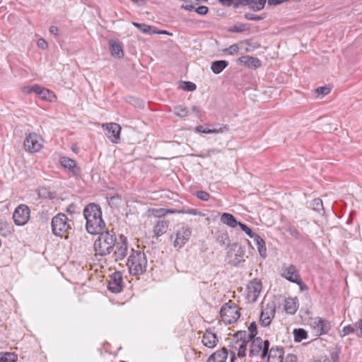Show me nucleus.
<instances>
[{"instance_id":"nucleus-59","label":"nucleus","mask_w":362,"mask_h":362,"mask_svg":"<svg viewBox=\"0 0 362 362\" xmlns=\"http://www.w3.org/2000/svg\"><path fill=\"white\" fill-rule=\"evenodd\" d=\"M219 3L225 6H233L234 0H218Z\"/></svg>"},{"instance_id":"nucleus-39","label":"nucleus","mask_w":362,"mask_h":362,"mask_svg":"<svg viewBox=\"0 0 362 362\" xmlns=\"http://www.w3.org/2000/svg\"><path fill=\"white\" fill-rule=\"evenodd\" d=\"M311 206L313 210L320 212L321 211H324L323 204L321 199H315L311 204Z\"/></svg>"},{"instance_id":"nucleus-62","label":"nucleus","mask_w":362,"mask_h":362,"mask_svg":"<svg viewBox=\"0 0 362 362\" xmlns=\"http://www.w3.org/2000/svg\"><path fill=\"white\" fill-rule=\"evenodd\" d=\"M58 28L57 26H54V25H52L49 27V32L52 33V34H54V35H57L58 34Z\"/></svg>"},{"instance_id":"nucleus-53","label":"nucleus","mask_w":362,"mask_h":362,"mask_svg":"<svg viewBox=\"0 0 362 362\" xmlns=\"http://www.w3.org/2000/svg\"><path fill=\"white\" fill-rule=\"evenodd\" d=\"M288 231L291 235L293 236L294 238H296L297 239L300 237V233L296 228H290L288 230Z\"/></svg>"},{"instance_id":"nucleus-36","label":"nucleus","mask_w":362,"mask_h":362,"mask_svg":"<svg viewBox=\"0 0 362 362\" xmlns=\"http://www.w3.org/2000/svg\"><path fill=\"white\" fill-rule=\"evenodd\" d=\"M249 29V27L245 23L235 24L231 26L228 31L230 33H243Z\"/></svg>"},{"instance_id":"nucleus-32","label":"nucleus","mask_w":362,"mask_h":362,"mask_svg":"<svg viewBox=\"0 0 362 362\" xmlns=\"http://www.w3.org/2000/svg\"><path fill=\"white\" fill-rule=\"evenodd\" d=\"M111 54L116 57L120 58L123 57L124 52L122 47L113 40L110 41Z\"/></svg>"},{"instance_id":"nucleus-41","label":"nucleus","mask_w":362,"mask_h":362,"mask_svg":"<svg viewBox=\"0 0 362 362\" xmlns=\"http://www.w3.org/2000/svg\"><path fill=\"white\" fill-rule=\"evenodd\" d=\"M158 212H160L158 215V216L161 217L164 216L168 214H182V210H177V209H160L159 210H157Z\"/></svg>"},{"instance_id":"nucleus-26","label":"nucleus","mask_w":362,"mask_h":362,"mask_svg":"<svg viewBox=\"0 0 362 362\" xmlns=\"http://www.w3.org/2000/svg\"><path fill=\"white\" fill-rule=\"evenodd\" d=\"M221 221L226 224V225H228V226L231 227V228H235L237 226H238L240 221H238L236 220V218H235V216L230 214H228V213H223L221 216Z\"/></svg>"},{"instance_id":"nucleus-28","label":"nucleus","mask_w":362,"mask_h":362,"mask_svg":"<svg viewBox=\"0 0 362 362\" xmlns=\"http://www.w3.org/2000/svg\"><path fill=\"white\" fill-rule=\"evenodd\" d=\"M253 239L260 256L265 257L267 256V248L264 240L259 235H257Z\"/></svg>"},{"instance_id":"nucleus-6","label":"nucleus","mask_w":362,"mask_h":362,"mask_svg":"<svg viewBox=\"0 0 362 362\" xmlns=\"http://www.w3.org/2000/svg\"><path fill=\"white\" fill-rule=\"evenodd\" d=\"M71 222L64 214L60 213L57 214L52 218L51 223L53 234L57 236L63 237L71 229Z\"/></svg>"},{"instance_id":"nucleus-34","label":"nucleus","mask_w":362,"mask_h":362,"mask_svg":"<svg viewBox=\"0 0 362 362\" xmlns=\"http://www.w3.org/2000/svg\"><path fill=\"white\" fill-rule=\"evenodd\" d=\"M17 360V355L11 352L0 354V362H15Z\"/></svg>"},{"instance_id":"nucleus-3","label":"nucleus","mask_w":362,"mask_h":362,"mask_svg":"<svg viewBox=\"0 0 362 362\" xmlns=\"http://www.w3.org/2000/svg\"><path fill=\"white\" fill-rule=\"evenodd\" d=\"M127 266L132 275L142 274L146 272L147 267L146 255L141 251L132 250L128 257Z\"/></svg>"},{"instance_id":"nucleus-40","label":"nucleus","mask_w":362,"mask_h":362,"mask_svg":"<svg viewBox=\"0 0 362 362\" xmlns=\"http://www.w3.org/2000/svg\"><path fill=\"white\" fill-rule=\"evenodd\" d=\"M238 226L240 228L251 238H254L257 234L253 233L252 229L249 228L247 225L240 222Z\"/></svg>"},{"instance_id":"nucleus-51","label":"nucleus","mask_w":362,"mask_h":362,"mask_svg":"<svg viewBox=\"0 0 362 362\" xmlns=\"http://www.w3.org/2000/svg\"><path fill=\"white\" fill-rule=\"evenodd\" d=\"M195 11L201 16H204L208 13L209 8L206 6H199L195 8Z\"/></svg>"},{"instance_id":"nucleus-10","label":"nucleus","mask_w":362,"mask_h":362,"mask_svg":"<svg viewBox=\"0 0 362 362\" xmlns=\"http://www.w3.org/2000/svg\"><path fill=\"white\" fill-rule=\"evenodd\" d=\"M115 250L113 253V257L116 262L122 260L125 258L128 253V241L127 238L123 234L119 236L118 240H116L115 245Z\"/></svg>"},{"instance_id":"nucleus-7","label":"nucleus","mask_w":362,"mask_h":362,"mask_svg":"<svg viewBox=\"0 0 362 362\" xmlns=\"http://www.w3.org/2000/svg\"><path fill=\"white\" fill-rule=\"evenodd\" d=\"M220 316L225 324L230 325L236 322L240 318V314L238 305L230 300L222 305Z\"/></svg>"},{"instance_id":"nucleus-5","label":"nucleus","mask_w":362,"mask_h":362,"mask_svg":"<svg viewBox=\"0 0 362 362\" xmlns=\"http://www.w3.org/2000/svg\"><path fill=\"white\" fill-rule=\"evenodd\" d=\"M249 356L250 357L260 356L262 359L267 357L270 342L269 340H263L260 337H255L250 340L249 343Z\"/></svg>"},{"instance_id":"nucleus-38","label":"nucleus","mask_w":362,"mask_h":362,"mask_svg":"<svg viewBox=\"0 0 362 362\" xmlns=\"http://www.w3.org/2000/svg\"><path fill=\"white\" fill-rule=\"evenodd\" d=\"M132 24L144 34H151V27L144 23L133 22Z\"/></svg>"},{"instance_id":"nucleus-44","label":"nucleus","mask_w":362,"mask_h":362,"mask_svg":"<svg viewBox=\"0 0 362 362\" xmlns=\"http://www.w3.org/2000/svg\"><path fill=\"white\" fill-rule=\"evenodd\" d=\"M184 86L182 87V88L184 90L187 91H194L197 88V86L190 81H185L183 82Z\"/></svg>"},{"instance_id":"nucleus-60","label":"nucleus","mask_w":362,"mask_h":362,"mask_svg":"<svg viewBox=\"0 0 362 362\" xmlns=\"http://www.w3.org/2000/svg\"><path fill=\"white\" fill-rule=\"evenodd\" d=\"M181 8L186 10V11H195V7L192 5V4H182L181 6Z\"/></svg>"},{"instance_id":"nucleus-23","label":"nucleus","mask_w":362,"mask_h":362,"mask_svg":"<svg viewBox=\"0 0 362 362\" xmlns=\"http://www.w3.org/2000/svg\"><path fill=\"white\" fill-rule=\"evenodd\" d=\"M60 163L64 168L72 172L74 175H78L79 169L76 167V163L74 160L68 157H62L60 158Z\"/></svg>"},{"instance_id":"nucleus-29","label":"nucleus","mask_w":362,"mask_h":362,"mask_svg":"<svg viewBox=\"0 0 362 362\" xmlns=\"http://www.w3.org/2000/svg\"><path fill=\"white\" fill-rule=\"evenodd\" d=\"M228 130V127L224 125L219 129H209L205 128L204 126L199 125L196 127V131L200 133L212 134V133H223Z\"/></svg>"},{"instance_id":"nucleus-35","label":"nucleus","mask_w":362,"mask_h":362,"mask_svg":"<svg viewBox=\"0 0 362 362\" xmlns=\"http://www.w3.org/2000/svg\"><path fill=\"white\" fill-rule=\"evenodd\" d=\"M257 327L255 322H252L250 324L248 327V331H246V336L247 339H250L255 337H257L256 335L257 334Z\"/></svg>"},{"instance_id":"nucleus-16","label":"nucleus","mask_w":362,"mask_h":362,"mask_svg":"<svg viewBox=\"0 0 362 362\" xmlns=\"http://www.w3.org/2000/svg\"><path fill=\"white\" fill-rule=\"evenodd\" d=\"M281 275L291 282H293L296 279L300 277L299 271L293 264H284L281 267Z\"/></svg>"},{"instance_id":"nucleus-33","label":"nucleus","mask_w":362,"mask_h":362,"mask_svg":"<svg viewBox=\"0 0 362 362\" xmlns=\"http://www.w3.org/2000/svg\"><path fill=\"white\" fill-rule=\"evenodd\" d=\"M294 341L296 342H300L302 340L307 339V332L302 328L294 329L293 332Z\"/></svg>"},{"instance_id":"nucleus-17","label":"nucleus","mask_w":362,"mask_h":362,"mask_svg":"<svg viewBox=\"0 0 362 362\" xmlns=\"http://www.w3.org/2000/svg\"><path fill=\"white\" fill-rule=\"evenodd\" d=\"M122 276L120 272H115L110 276L107 288L112 293H119L122 289Z\"/></svg>"},{"instance_id":"nucleus-30","label":"nucleus","mask_w":362,"mask_h":362,"mask_svg":"<svg viewBox=\"0 0 362 362\" xmlns=\"http://www.w3.org/2000/svg\"><path fill=\"white\" fill-rule=\"evenodd\" d=\"M13 231V226L8 222L0 220V235L4 237H8L12 234Z\"/></svg>"},{"instance_id":"nucleus-64","label":"nucleus","mask_w":362,"mask_h":362,"mask_svg":"<svg viewBox=\"0 0 362 362\" xmlns=\"http://www.w3.org/2000/svg\"><path fill=\"white\" fill-rule=\"evenodd\" d=\"M152 33L170 35L168 31H165V30H160V31H158V32L153 31Z\"/></svg>"},{"instance_id":"nucleus-49","label":"nucleus","mask_w":362,"mask_h":362,"mask_svg":"<svg viewBox=\"0 0 362 362\" xmlns=\"http://www.w3.org/2000/svg\"><path fill=\"white\" fill-rule=\"evenodd\" d=\"M293 283L297 284L300 291H307L308 289V286L301 280L300 277L296 279Z\"/></svg>"},{"instance_id":"nucleus-11","label":"nucleus","mask_w":362,"mask_h":362,"mask_svg":"<svg viewBox=\"0 0 362 362\" xmlns=\"http://www.w3.org/2000/svg\"><path fill=\"white\" fill-rule=\"evenodd\" d=\"M262 312L259 316V324L262 327L269 326L276 313V305L274 302L262 305Z\"/></svg>"},{"instance_id":"nucleus-43","label":"nucleus","mask_w":362,"mask_h":362,"mask_svg":"<svg viewBox=\"0 0 362 362\" xmlns=\"http://www.w3.org/2000/svg\"><path fill=\"white\" fill-rule=\"evenodd\" d=\"M223 51L228 54L233 55L238 52L239 47L237 44H233L230 45L229 47L226 48Z\"/></svg>"},{"instance_id":"nucleus-21","label":"nucleus","mask_w":362,"mask_h":362,"mask_svg":"<svg viewBox=\"0 0 362 362\" xmlns=\"http://www.w3.org/2000/svg\"><path fill=\"white\" fill-rule=\"evenodd\" d=\"M267 362H283L284 350L282 348L272 347L269 349Z\"/></svg>"},{"instance_id":"nucleus-50","label":"nucleus","mask_w":362,"mask_h":362,"mask_svg":"<svg viewBox=\"0 0 362 362\" xmlns=\"http://www.w3.org/2000/svg\"><path fill=\"white\" fill-rule=\"evenodd\" d=\"M250 0H234L233 7L238 8L240 6H248Z\"/></svg>"},{"instance_id":"nucleus-13","label":"nucleus","mask_w":362,"mask_h":362,"mask_svg":"<svg viewBox=\"0 0 362 362\" xmlns=\"http://www.w3.org/2000/svg\"><path fill=\"white\" fill-rule=\"evenodd\" d=\"M192 235V228L187 226L182 225L175 232V240L173 242L175 247H182L189 240Z\"/></svg>"},{"instance_id":"nucleus-42","label":"nucleus","mask_w":362,"mask_h":362,"mask_svg":"<svg viewBox=\"0 0 362 362\" xmlns=\"http://www.w3.org/2000/svg\"><path fill=\"white\" fill-rule=\"evenodd\" d=\"M244 18L248 21H261L265 18V16H255L250 13H246L244 15Z\"/></svg>"},{"instance_id":"nucleus-25","label":"nucleus","mask_w":362,"mask_h":362,"mask_svg":"<svg viewBox=\"0 0 362 362\" xmlns=\"http://www.w3.org/2000/svg\"><path fill=\"white\" fill-rule=\"evenodd\" d=\"M285 311L288 313L293 315L298 310V300L296 298H288L285 300L284 305Z\"/></svg>"},{"instance_id":"nucleus-52","label":"nucleus","mask_w":362,"mask_h":362,"mask_svg":"<svg viewBox=\"0 0 362 362\" xmlns=\"http://www.w3.org/2000/svg\"><path fill=\"white\" fill-rule=\"evenodd\" d=\"M342 331H343V337H344L351 333H353L354 332V327H352L351 325H347L343 328Z\"/></svg>"},{"instance_id":"nucleus-56","label":"nucleus","mask_w":362,"mask_h":362,"mask_svg":"<svg viewBox=\"0 0 362 362\" xmlns=\"http://www.w3.org/2000/svg\"><path fill=\"white\" fill-rule=\"evenodd\" d=\"M37 45L42 49H47L48 47L47 42L42 38H40L37 40Z\"/></svg>"},{"instance_id":"nucleus-45","label":"nucleus","mask_w":362,"mask_h":362,"mask_svg":"<svg viewBox=\"0 0 362 362\" xmlns=\"http://www.w3.org/2000/svg\"><path fill=\"white\" fill-rule=\"evenodd\" d=\"M182 214H190V215H193V216H204V214H202L200 211L195 209L182 210Z\"/></svg>"},{"instance_id":"nucleus-19","label":"nucleus","mask_w":362,"mask_h":362,"mask_svg":"<svg viewBox=\"0 0 362 362\" xmlns=\"http://www.w3.org/2000/svg\"><path fill=\"white\" fill-rule=\"evenodd\" d=\"M238 62L251 69H257L262 66V62L258 58L249 55L240 57Z\"/></svg>"},{"instance_id":"nucleus-48","label":"nucleus","mask_w":362,"mask_h":362,"mask_svg":"<svg viewBox=\"0 0 362 362\" xmlns=\"http://www.w3.org/2000/svg\"><path fill=\"white\" fill-rule=\"evenodd\" d=\"M330 92V88L327 86H321L316 89V93L322 95H327Z\"/></svg>"},{"instance_id":"nucleus-63","label":"nucleus","mask_w":362,"mask_h":362,"mask_svg":"<svg viewBox=\"0 0 362 362\" xmlns=\"http://www.w3.org/2000/svg\"><path fill=\"white\" fill-rule=\"evenodd\" d=\"M23 90L25 93H30L33 92L32 86L31 87H30V86L24 87Z\"/></svg>"},{"instance_id":"nucleus-15","label":"nucleus","mask_w":362,"mask_h":362,"mask_svg":"<svg viewBox=\"0 0 362 362\" xmlns=\"http://www.w3.org/2000/svg\"><path fill=\"white\" fill-rule=\"evenodd\" d=\"M262 288L261 280L255 279L251 281L247 286V299L250 303L257 300Z\"/></svg>"},{"instance_id":"nucleus-27","label":"nucleus","mask_w":362,"mask_h":362,"mask_svg":"<svg viewBox=\"0 0 362 362\" xmlns=\"http://www.w3.org/2000/svg\"><path fill=\"white\" fill-rule=\"evenodd\" d=\"M228 62L226 60H217L211 63V69L215 74H218L226 69Z\"/></svg>"},{"instance_id":"nucleus-46","label":"nucleus","mask_w":362,"mask_h":362,"mask_svg":"<svg viewBox=\"0 0 362 362\" xmlns=\"http://www.w3.org/2000/svg\"><path fill=\"white\" fill-rule=\"evenodd\" d=\"M196 195L199 199L203 201H207L210 198V194L205 191H197Z\"/></svg>"},{"instance_id":"nucleus-57","label":"nucleus","mask_w":362,"mask_h":362,"mask_svg":"<svg viewBox=\"0 0 362 362\" xmlns=\"http://www.w3.org/2000/svg\"><path fill=\"white\" fill-rule=\"evenodd\" d=\"M285 362H297V357L294 354H288L286 357Z\"/></svg>"},{"instance_id":"nucleus-47","label":"nucleus","mask_w":362,"mask_h":362,"mask_svg":"<svg viewBox=\"0 0 362 362\" xmlns=\"http://www.w3.org/2000/svg\"><path fill=\"white\" fill-rule=\"evenodd\" d=\"M33 92L35 93L37 95L44 93H48V89L44 88L38 85H34L32 86Z\"/></svg>"},{"instance_id":"nucleus-37","label":"nucleus","mask_w":362,"mask_h":362,"mask_svg":"<svg viewBox=\"0 0 362 362\" xmlns=\"http://www.w3.org/2000/svg\"><path fill=\"white\" fill-rule=\"evenodd\" d=\"M174 114L178 117H185L188 115L189 111L182 105H177L174 107Z\"/></svg>"},{"instance_id":"nucleus-20","label":"nucleus","mask_w":362,"mask_h":362,"mask_svg":"<svg viewBox=\"0 0 362 362\" xmlns=\"http://www.w3.org/2000/svg\"><path fill=\"white\" fill-rule=\"evenodd\" d=\"M234 256L233 259H230L228 263L233 266H238L241 262L243 261L244 252L241 247L238 246V250L233 249L228 252V257H232Z\"/></svg>"},{"instance_id":"nucleus-61","label":"nucleus","mask_w":362,"mask_h":362,"mask_svg":"<svg viewBox=\"0 0 362 362\" xmlns=\"http://www.w3.org/2000/svg\"><path fill=\"white\" fill-rule=\"evenodd\" d=\"M355 327L360 329V334H358L359 337H362V320H359L356 324Z\"/></svg>"},{"instance_id":"nucleus-2","label":"nucleus","mask_w":362,"mask_h":362,"mask_svg":"<svg viewBox=\"0 0 362 362\" xmlns=\"http://www.w3.org/2000/svg\"><path fill=\"white\" fill-rule=\"evenodd\" d=\"M99 235L94 243V250L95 255L104 257L110 255L117 240V236L113 230H103L98 233Z\"/></svg>"},{"instance_id":"nucleus-24","label":"nucleus","mask_w":362,"mask_h":362,"mask_svg":"<svg viewBox=\"0 0 362 362\" xmlns=\"http://www.w3.org/2000/svg\"><path fill=\"white\" fill-rule=\"evenodd\" d=\"M169 222L165 220H158L153 228V233L156 237H160L165 234L168 228Z\"/></svg>"},{"instance_id":"nucleus-4","label":"nucleus","mask_w":362,"mask_h":362,"mask_svg":"<svg viewBox=\"0 0 362 362\" xmlns=\"http://www.w3.org/2000/svg\"><path fill=\"white\" fill-rule=\"evenodd\" d=\"M250 339L246 336V331L241 330L237 332L232 338L231 348L233 349L230 353L229 362H234L235 358V352L239 358H243L246 356L247 346Z\"/></svg>"},{"instance_id":"nucleus-58","label":"nucleus","mask_w":362,"mask_h":362,"mask_svg":"<svg viewBox=\"0 0 362 362\" xmlns=\"http://www.w3.org/2000/svg\"><path fill=\"white\" fill-rule=\"evenodd\" d=\"M221 238V241L223 242V245H228L229 244V240H228V235L226 233H223L221 234L219 237H218V239L219 238Z\"/></svg>"},{"instance_id":"nucleus-22","label":"nucleus","mask_w":362,"mask_h":362,"mask_svg":"<svg viewBox=\"0 0 362 362\" xmlns=\"http://www.w3.org/2000/svg\"><path fill=\"white\" fill-rule=\"evenodd\" d=\"M228 356V349L223 347L221 349L212 354L208 358L207 362H226Z\"/></svg>"},{"instance_id":"nucleus-12","label":"nucleus","mask_w":362,"mask_h":362,"mask_svg":"<svg viewBox=\"0 0 362 362\" xmlns=\"http://www.w3.org/2000/svg\"><path fill=\"white\" fill-rule=\"evenodd\" d=\"M102 128L105 131V135L113 144H118L120 141L121 127L114 122L102 124Z\"/></svg>"},{"instance_id":"nucleus-18","label":"nucleus","mask_w":362,"mask_h":362,"mask_svg":"<svg viewBox=\"0 0 362 362\" xmlns=\"http://www.w3.org/2000/svg\"><path fill=\"white\" fill-rule=\"evenodd\" d=\"M218 341L216 334L211 330L206 329L202 336V342L206 347L214 348Z\"/></svg>"},{"instance_id":"nucleus-1","label":"nucleus","mask_w":362,"mask_h":362,"mask_svg":"<svg viewBox=\"0 0 362 362\" xmlns=\"http://www.w3.org/2000/svg\"><path fill=\"white\" fill-rule=\"evenodd\" d=\"M83 216L86 221V228L88 233H100L105 223L102 218V211L99 205L90 203L83 209Z\"/></svg>"},{"instance_id":"nucleus-54","label":"nucleus","mask_w":362,"mask_h":362,"mask_svg":"<svg viewBox=\"0 0 362 362\" xmlns=\"http://www.w3.org/2000/svg\"><path fill=\"white\" fill-rule=\"evenodd\" d=\"M66 211L67 213H69V214H73L76 213V206L74 204H69L67 206Z\"/></svg>"},{"instance_id":"nucleus-14","label":"nucleus","mask_w":362,"mask_h":362,"mask_svg":"<svg viewBox=\"0 0 362 362\" xmlns=\"http://www.w3.org/2000/svg\"><path fill=\"white\" fill-rule=\"evenodd\" d=\"M311 326L317 336L327 334L331 329L330 322L320 317H315L311 320Z\"/></svg>"},{"instance_id":"nucleus-8","label":"nucleus","mask_w":362,"mask_h":362,"mask_svg":"<svg viewBox=\"0 0 362 362\" xmlns=\"http://www.w3.org/2000/svg\"><path fill=\"white\" fill-rule=\"evenodd\" d=\"M25 150L29 153L39 152L43 146V139L36 133H30L24 140Z\"/></svg>"},{"instance_id":"nucleus-31","label":"nucleus","mask_w":362,"mask_h":362,"mask_svg":"<svg viewBox=\"0 0 362 362\" xmlns=\"http://www.w3.org/2000/svg\"><path fill=\"white\" fill-rule=\"evenodd\" d=\"M267 0H250L248 7L251 11H259L265 6Z\"/></svg>"},{"instance_id":"nucleus-55","label":"nucleus","mask_w":362,"mask_h":362,"mask_svg":"<svg viewBox=\"0 0 362 362\" xmlns=\"http://www.w3.org/2000/svg\"><path fill=\"white\" fill-rule=\"evenodd\" d=\"M39 95L41 96V98L42 99H45V100H52L51 98L54 96L52 94V93L50 92L49 90H48V93H40Z\"/></svg>"},{"instance_id":"nucleus-9","label":"nucleus","mask_w":362,"mask_h":362,"mask_svg":"<svg viewBox=\"0 0 362 362\" xmlns=\"http://www.w3.org/2000/svg\"><path fill=\"white\" fill-rule=\"evenodd\" d=\"M30 218V210L27 205L20 204L14 210L13 219L16 225L24 226L28 222Z\"/></svg>"}]
</instances>
